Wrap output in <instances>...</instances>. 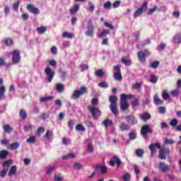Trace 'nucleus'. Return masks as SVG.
<instances>
[{
  "mask_svg": "<svg viewBox=\"0 0 181 181\" xmlns=\"http://www.w3.org/2000/svg\"><path fill=\"white\" fill-rule=\"evenodd\" d=\"M109 101L110 103V110L114 115H117L118 114V109L117 107V101H118V98L115 95H111L109 98Z\"/></svg>",
  "mask_w": 181,
  "mask_h": 181,
  "instance_id": "1",
  "label": "nucleus"
},
{
  "mask_svg": "<svg viewBox=\"0 0 181 181\" xmlns=\"http://www.w3.org/2000/svg\"><path fill=\"white\" fill-rule=\"evenodd\" d=\"M12 163H13V160H8L2 163L3 170L0 173V177L4 178L6 176V173H8V170H9V168Z\"/></svg>",
  "mask_w": 181,
  "mask_h": 181,
  "instance_id": "2",
  "label": "nucleus"
},
{
  "mask_svg": "<svg viewBox=\"0 0 181 181\" xmlns=\"http://www.w3.org/2000/svg\"><path fill=\"white\" fill-rule=\"evenodd\" d=\"M151 52L149 49H144L143 51H139L137 53V57L140 63H145L146 62V57H149Z\"/></svg>",
  "mask_w": 181,
  "mask_h": 181,
  "instance_id": "3",
  "label": "nucleus"
},
{
  "mask_svg": "<svg viewBox=\"0 0 181 181\" xmlns=\"http://www.w3.org/2000/svg\"><path fill=\"white\" fill-rule=\"evenodd\" d=\"M87 93H88V90L87 89V87L82 86L81 87V90H76L74 91L72 94V98L73 100H78V98H80L81 95L87 94Z\"/></svg>",
  "mask_w": 181,
  "mask_h": 181,
  "instance_id": "4",
  "label": "nucleus"
},
{
  "mask_svg": "<svg viewBox=\"0 0 181 181\" xmlns=\"http://www.w3.org/2000/svg\"><path fill=\"white\" fill-rule=\"evenodd\" d=\"M113 77L116 81H121L122 80V74H121V65H116L113 66Z\"/></svg>",
  "mask_w": 181,
  "mask_h": 181,
  "instance_id": "5",
  "label": "nucleus"
},
{
  "mask_svg": "<svg viewBox=\"0 0 181 181\" xmlns=\"http://www.w3.org/2000/svg\"><path fill=\"white\" fill-rule=\"evenodd\" d=\"M85 35L88 37H93L94 36V25H93V21L90 19L87 21V30Z\"/></svg>",
  "mask_w": 181,
  "mask_h": 181,
  "instance_id": "6",
  "label": "nucleus"
},
{
  "mask_svg": "<svg viewBox=\"0 0 181 181\" xmlns=\"http://www.w3.org/2000/svg\"><path fill=\"white\" fill-rule=\"evenodd\" d=\"M144 11H148V1L143 3L141 7H139L134 13V18L136 19L139 16H141V13H144Z\"/></svg>",
  "mask_w": 181,
  "mask_h": 181,
  "instance_id": "7",
  "label": "nucleus"
},
{
  "mask_svg": "<svg viewBox=\"0 0 181 181\" xmlns=\"http://www.w3.org/2000/svg\"><path fill=\"white\" fill-rule=\"evenodd\" d=\"M88 110L89 112L92 115L94 119H98V117L101 116V111L98 107H95L93 106H89L88 107Z\"/></svg>",
  "mask_w": 181,
  "mask_h": 181,
  "instance_id": "8",
  "label": "nucleus"
},
{
  "mask_svg": "<svg viewBox=\"0 0 181 181\" xmlns=\"http://www.w3.org/2000/svg\"><path fill=\"white\" fill-rule=\"evenodd\" d=\"M11 54L13 64H18L21 62V52L18 49H14L13 52H11Z\"/></svg>",
  "mask_w": 181,
  "mask_h": 181,
  "instance_id": "9",
  "label": "nucleus"
},
{
  "mask_svg": "<svg viewBox=\"0 0 181 181\" xmlns=\"http://www.w3.org/2000/svg\"><path fill=\"white\" fill-rule=\"evenodd\" d=\"M156 148L157 149H160L161 146L160 143H153L148 146V149L151 151V158H153L155 156V153L156 152Z\"/></svg>",
  "mask_w": 181,
  "mask_h": 181,
  "instance_id": "10",
  "label": "nucleus"
},
{
  "mask_svg": "<svg viewBox=\"0 0 181 181\" xmlns=\"http://www.w3.org/2000/svg\"><path fill=\"white\" fill-rule=\"evenodd\" d=\"M45 73L46 76H47V81L48 83H52L53 81V78L54 77V71L52 70V68L50 67H47L45 70Z\"/></svg>",
  "mask_w": 181,
  "mask_h": 181,
  "instance_id": "11",
  "label": "nucleus"
},
{
  "mask_svg": "<svg viewBox=\"0 0 181 181\" xmlns=\"http://www.w3.org/2000/svg\"><path fill=\"white\" fill-rule=\"evenodd\" d=\"M148 132H150L151 134H152L153 131L152 129L149 128V125L146 124V125H143L141 129V134L143 136V138L146 139V134H148Z\"/></svg>",
  "mask_w": 181,
  "mask_h": 181,
  "instance_id": "12",
  "label": "nucleus"
},
{
  "mask_svg": "<svg viewBox=\"0 0 181 181\" xmlns=\"http://www.w3.org/2000/svg\"><path fill=\"white\" fill-rule=\"evenodd\" d=\"M125 119L127 122L131 124V125H136V124H138V119L132 115H127Z\"/></svg>",
  "mask_w": 181,
  "mask_h": 181,
  "instance_id": "13",
  "label": "nucleus"
},
{
  "mask_svg": "<svg viewBox=\"0 0 181 181\" xmlns=\"http://www.w3.org/2000/svg\"><path fill=\"white\" fill-rule=\"evenodd\" d=\"M27 9L30 13H33V15H39V13H40V10L32 4H28Z\"/></svg>",
  "mask_w": 181,
  "mask_h": 181,
  "instance_id": "14",
  "label": "nucleus"
},
{
  "mask_svg": "<svg viewBox=\"0 0 181 181\" xmlns=\"http://www.w3.org/2000/svg\"><path fill=\"white\" fill-rule=\"evenodd\" d=\"M120 110L122 111L129 110V103L127 100H124V99H120Z\"/></svg>",
  "mask_w": 181,
  "mask_h": 181,
  "instance_id": "15",
  "label": "nucleus"
},
{
  "mask_svg": "<svg viewBox=\"0 0 181 181\" xmlns=\"http://www.w3.org/2000/svg\"><path fill=\"white\" fill-rule=\"evenodd\" d=\"M158 168L161 172L166 173L169 170V165L163 162H160L158 164Z\"/></svg>",
  "mask_w": 181,
  "mask_h": 181,
  "instance_id": "16",
  "label": "nucleus"
},
{
  "mask_svg": "<svg viewBox=\"0 0 181 181\" xmlns=\"http://www.w3.org/2000/svg\"><path fill=\"white\" fill-rule=\"evenodd\" d=\"M95 169L97 170H100L101 175H105V173H107L108 170V168H107V166L101 165H96Z\"/></svg>",
  "mask_w": 181,
  "mask_h": 181,
  "instance_id": "17",
  "label": "nucleus"
},
{
  "mask_svg": "<svg viewBox=\"0 0 181 181\" xmlns=\"http://www.w3.org/2000/svg\"><path fill=\"white\" fill-rule=\"evenodd\" d=\"M151 117L152 116L151 115V114L147 112H145L143 114L140 115V119H141V121L146 122L151 119Z\"/></svg>",
  "mask_w": 181,
  "mask_h": 181,
  "instance_id": "18",
  "label": "nucleus"
},
{
  "mask_svg": "<svg viewBox=\"0 0 181 181\" xmlns=\"http://www.w3.org/2000/svg\"><path fill=\"white\" fill-rule=\"evenodd\" d=\"M173 43L180 45L181 43V33H176L173 39Z\"/></svg>",
  "mask_w": 181,
  "mask_h": 181,
  "instance_id": "19",
  "label": "nucleus"
},
{
  "mask_svg": "<svg viewBox=\"0 0 181 181\" xmlns=\"http://www.w3.org/2000/svg\"><path fill=\"white\" fill-rule=\"evenodd\" d=\"M119 128L121 131H129V129H131V127L128 124L122 122L119 125Z\"/></svg>",
  "mask_w": 181,
  "mask_h": 181,
  "instance_id": "20",
  "label": "nucleus"
},
{
  "mask_svg": "<svg viewBox=\"0 0 181 181\" xmlns=\"http://www.w3.org/2000/svg\"><path fill=\"white\" fill-rule=\"evenodd\" d=\"M6 91V89L4 86H2L0 87V101H1V100L5 99Z\"/></svg>",
  "mask_w": 181,
  "mask_h": 181,
  "instance_id": "21",
  "label": "nucleus"
},
{
  "mask_svg": "<svg viewBox=\"0 0 181 181\" xmlns=\"http://www.w3.org/2000/svg\"><path fill=\"white\" fill-rule=\"evenodd\" d=\"M56 90L57 93H63L64 91V85L63 83H57Z\"/></svg>",
  "mask_w": 181,
  "mask_h": 181,
  "instance_id": "22",
  "label": "nucleus"
},
{
  "mask_svg": "<svg viewBox=\"0 0 181 181\" xmlns=\"http://www.w3.org/2000/svg\"><path fill=\"white\" fill-rule=\"evenodd\" d=\"M165 155V150L160 148L158 152V158L161 160H165L166 159V156Z\"/></svg>",
  "mask_w": 181,
  "mask_h": 181,
  "instance_id": "23",
  "label": "nucleus"
},
{
  "mask_svg": "<svg viewBox=\"0 0 181 181\" xmlns=\"http://www.w3.org/2000/svg\"><path fill=\"white\" fill-rule=\"evenodd\" d=\"M107 35H110V30H103L102 33L98 35V37L100 39H103V37H105Z\"/></svg>",
  "mask_w": 181,
  "mask_h": 181,
  "instance_id": "24",
  "label": "nucleus"
},
{
  "mask_svg": "<svg viewBox=\"0 0 181 181\" xmlns=\"http://www.w3.org/2000/svg\"><path fill=\"white\" fill-rule=\"evenodd\" d=\"M36 30L39 35H43L47 30V28L45 26L38 27L36 28Z\"/></svg>",
  "mask_w": 181,
  "mask_h": 181,
  "instance_id": "25",
  "label": "nucleus"
},
{
  "mask_svg": "<svg viewBox=\"0 0 181 181\" xmlns=\"http://www.w3.org/2000/svg\"><path fill=\"white\" fill-rule=\"evenodd\" d=\"M153 101H154V104H156V105H159L160 104H163V100L159 99V98L158 97V95H154Z\"/></svg>",
  "mask_w": 181,
  "mask_h": 181,
  "instance_id": "26",
  "label": "nucleus"
},
{
  "mask_svg": "<svg viewBox=\"0 0 181 181\" xmlns=\"http://www.w3.org/2000/svg\"><path fill=\"white\" fill-rule=\"evenodd\" d=\"M19 116L22 118V119H26V118H28V114L23 109L20 110Z\"/></svg>",
  "mask_w": 181,
  "mask_h": 181,
  "instance_id": "27",
  "label": "nucleus"
},
{
  "mask_svg": "<svg viewBox=\"0 0 181 181\" xmlns=\"http://www.w3.org/2000/svg\"><path fill=\"white\" fill-rule=\"evenodd\" d=\"M62 37H66V39H73L74 37V35L69 32H64L62 33Z\"/></svg>",
  "mask_w": 181,
  "mask_h": 181,
  "instance_id": "28",
  "label": "nucleus"
},
{
  "mask_svg": "<svg viewBox=\"0 0 181 181\" xmlns=\"http://www.w3.org/2000/svg\"><path fill=\"white\" fill-rule=\"evenodd\" d=\"M4 130L6 134H9V132H12V131H13V128H12L9 124H6L4 126Z\"/></svg>",
  "mask_w": 181,
  "mask_h": 181,
  "instance_id": "29",
  "label": "nucleus"
},
{
  "mask_svg": "<svg viewBox=\"0 0 181 181\" xmlns=\"http://www.w3.org/2000/svg\"><path fill=\"white\" fill-rule=\"evenodd\" d=\"M78 9H80V5L76 4L72 8L70 9V13H77L78 12Z\"/></svg>",
  "mask_w": 181,
  "mask_h": 181,
  "instance_id": "30",
  "label": "nucleus"
},
{
  "mask_svg": "<svg viewBox=\"0 0 181 181\" xmlns=\"http://www.w3.org/2000/svg\"><path fill=\"white\" fill-rule=\"evenodd\" d=\"M121 62L123 64H125V66H131V64H132V61H131V59H127L125 57H122Z\"/></svg>",
  "mask_w": 181,
  "mask_h": 181,
  "instance_id": "31",
  "label": "nucleus"
},
{
  "mask_svg": "<svg viewBox=\"0 0 181 181\" xmlns=\"http://www.w3.org/2000/svg\"><path fill=\"white\" fill-rule=\"evenodd\" d=\"M127 98H134V95H127L125 93H122L120 95V99L124 100V101H127Z\"/></svg>",
  "mask_w": 181,
  "mask_h": 181,
  "instance_id": "32",
  "label": "nucleus"
},
{
  "mask_svg": "<svg viewBox=\"0 0 181 181\" xmlns=\"http://www.w3.org/2000/svg\"><path fill=\"white\" fill-rule=\"evenodd\" d=\"M9 153L6 150L0 151V159H5Z\"/></svg>",
  "mask_w": 181,
  "mask_h": 181,
  "instance_id": "33",
  "label": "nucleus"
},
{
  "mask_svg": "<svg viewBox=\"0 0 181 181\" xmlns=\"http://www.w3.org/2000/svg\"><path fill=\"white\" fill-rule=\"evenodd\" d=\"M112 159L113 160V162H115V163H117V168H119V166L121 165V159H119V158H118V156H113L112 158Z\"/></svg>",
  "mask_w": 181,
  "mask_h": 181,
  "instance_id": "34",
  "label": "nucleus"
},
{
  "mask_svg": "<svg viewBox=\"0 0 181 181\" xmlns=\"http://www.w3.org/2000/svg\"><path fill=\"white\" fill-rule=\"evenodd\" d=\"M177 124H179V120H177V119L176 118L172 119L170 122V127H173V128H175V127H177Z\"/></svg>",
  "mask_w": 181,
  "mask_h": 181,
  "instance_id": "35",
  "label": "nucleus"
},
{
  "mask_svg": "<svg viewBox=\"0 0 181 181\" xmlns=\"http://www.w3.org/2000/svg\"><path fill=\"white\" fill-rule=\"evenodd\" d=\"M52 100H53V96H47L40 98V101L41 103H45L46 101H52Z\"/></svg>",
  "mask_w": 181,
  "mask_h": 181,
  "instance_id": "36",
  "label": "nucleus"
},
{
  "mask_svg": "<svg viewBox=\"0 0 181 181\" xmlns=\"http://www.w3.org/2000/svg\"><path fill=\"white\" fill-rule=\"evenodd\" d=\"M95 76H97V77H103L104 76V71L103 69H98L95 71Z\"/></svg>",
  "mask_w": 181,
  "mask_h": 181,
  "instance_id": "37",
  "label": "nucleus"
},
{
  "mask_svg": "<svg viewBox=\"0 0 181 181\" xmlns=\"http://www.w3.org/2000/svg\"><path fill=\"white\" fill-rule=\"evenodd\" d=\"M19 143L15 142L9 145V149L13 150V149H18L19 148Z\"/></svg>",
  "mask_w": 181,
  "mask_h": 181,
  "instance_id": "38",
  "label": "nucleus"
},
{
  "mask_svg": "<svg viewBox=\"0 0 181 181\" xmlns=\"http://www.w3.org/2000/svg\"><path fill=\"white\" fill-rule=\"evenodd\" d=\"M158 80H159V78L156 76V75H152L151 78H150V83H153V84H155L158 83Z\"/></svg>",
  "mask_w": 181,
  "mask_h": 181,
  "instance_id": "39",
  "label": "nucleus"
},
{
  "mask_svg": "<svg viewBox=\"0 0 181 181\" xmlns=\"http://www.w3.org/2000/svg\"><path fill=\"white\" fill-rule=\"evenodd\" d=\"M135 153L139 158H142V156H144V152L142 149H136Z\"/></svg>",
  "mask_w": 181,
  "mask_h": 181,
  "instance_id": "40",
  "label": "nucleus"
},
{
  "mask_svg": "<svg viewBox=\"0 0 181 181\" xmlns=\"http://www.w3.org/2000/svg\"><path fill=\"white\" fill-rule=\"evenodd\" d=\"M159 64V61H154L150 64V67H151V69H158Z\"/></svg>",
  "mask_w": 181,
  "mask_h": 181,
  "instance_id": "41",
  "label": "nucleus"
},
{
  "mask_svg": "<svg viewBox=\"0 0 181 181\" xmlns=\"http://www.w3.org/2000/svg\"><path fill=\"white\" fill-rule=\"evenodd\" d=\"M4 43L6 46H12V45H13V41L11 38H6L4 40Z\"/></svg>",
  "mask_w": 181,
  "mask_h": 181,
  "instance_id": "42",
  "label": "nucleus"
},
{
  "mask_svg": "<svg viewBox=\"0 0 181 181\" xmlns=\"http://www.w3.org/2000/svg\"><path fill=\"white\" fill-rule=\"evenodd\" d=\"M19 5H21V1L17 0L16 3L13 4V11H18L19 9Z\"/></svg>",
  "mask_w": 181,
  "mask_h": 181,
  "instance_id": "43",
  "label": "nucleus"
},
{
  "mask_svg": "<svg viewBox=\"0 0 181 181\" xmlns=\"http://www.w3.org/2000/svg\"><path fill=\"white\" fill-rule=\"evenodd\" d=\"M28 144H35L36 142V136H31L27 139Z\"/></svg>",
  "mask_w": 181,
  "mask_h": 181,
  "instance_id": "44",
  "label": "nucleus"
},
{
  "mask_svg": "<svg viewBox=\"0 0 181 181\" xmlns=\"http://www.w3.org/2000/svg\"><path fill=\"white\" fill-rule=\"evenodd\" d=\"M15 173H16V165H13L10 168L8 175H9V176H11V175H15Z\"/></svg>",
  "mask_w": 181,
  "mask_h": 181,
  "instance_id": "45",
  "label": "nucleus"
},
{
  "mask_svg": "<svg viewBox=\"0 0 181 181\" xmlns=\"http://www.w3.org/2000/svg\"><path fill=\"white\" fill-rule=\"evenodd\" d=\"M103 125L104 127H108V125H114V122H112V120L105 119L103 122Z\"/></svg>",
  "mask_w": 181,
  "mask_h": 181,
  "instance_id": "46",
  "label": "nucleus"
},
{
  "mask_svg": "<svg viewBox=\"0 0 181 181\" xmlns=\"http://www.w3.org/2000/svg\"><path fill=\"white\" fill-rule=\"evenodd\" d=\"M76 131H82V132H84V131H86V127L82 124H77L76 126Z\"/></svg>",
  "mask_w": 181,
  "mask_h": 181,
  "instance_id": "47",
  "label": "nucleus"
},
{
  "mask_svg": "<svg viewBox=\"0 0 181 181\" xmlns=\"http://www.w3.org/2000/svg\"><path fill=\"white\" fill-rule=\"evenodd\" d=\"M164 144L165 145H173V144H175V140L165 139V140L164 141Z\"/></svg>",
  "mask_w": 181,
  "mask_h": 181,
  "instance_id": "48",
  "label": "nucleus"
},
{
  "mask_svg": "<svg viewBox=\"0 0 181 181\" xmlns=\"http://www.w3.org/2000/svg\"><path fill=\"white\" fill-rule=\"evenodd\" d=\"M123 180L124 181H130L131 180V174L129 173H125L123 175Z\"/></svg>",
  "mask_w": 181,
  "mask_h": 181,
  "instance_id": "49",
  "label": "nucleus"
},
{
  "mask_svg": "<svg viewBox=\"0 0 181 181\" xmlns=\"http://www.w3.org/2000/svg\"><path fill=\"white\" fill-rule=\"evenodd\" d=\"M111 6H112V4L110 1H107L103 4L105 9H110Z\"/></svg>",
  "mask_w": 181,
  "mask_h": 181,
  "instance_id": "50",
  "label": "nucleus"
},
{
  "mask_svg": "<svg viewBox=\"0 0 181 181\" xmlns=\"http://www.w3.org/2000/svg\"><path fill=\"white\" fill-rule=\"evenodd\" d=\"M104 25L105 26V28H108L109 29H111V30H114V25H112V24L108 23V22H105L104 23Z\"/></svg>",
  "mask_w": 181,
  "mask_h": 181,
  "instance_id": "51",
  "label": "nucleus"
},
{
  "mask_svg": "<svg viewBox=\"0 0 181 181\" xmlns=\"http://www.w3.org/2000/svg\"><path fill=\"white\" fill-rule=\"evenodd\" d=\"M158 11V6H155L153 8H149L147 14L152 15L155 11Z\"/></svg>",
  "mask_w": 181,
  "mask_h": 181,
  "instance_id": "52",
  "label": "nucleus"
},
{
  "mask_svg": "<svg viewBox=\"0 0 181 181\" xmlns=\"http://www.w3.org/2000/svg\"><path fill=\"white\" fill-rule=\"evenodd\" d=\"M129 137L131 141H133L134 139H136V133L135 132H131L129 134Z\"/></svg>",
  "mask_w": 181,
  "mask_h": 181,
  "instance_id": "53",
  "label": "nucleus"
},
{
  "mask_svg": "<svg viewBox=\"0 0 181 181\" xmlns=\"http://www.w3.org/2000/svg\"><path fill=\"white\" fill-rule=\"evenodd\" d=\"M73 125H74V122L73 119H70L68 121V127L70 129V131H73Z\"/></svg>",
  "mask_w": 181,
  "mask_h": 181,
  "instance_id": "54",
  "label": "nucleus"
},
{
  "mask_svg": "<svg viewBox=\"0 0 181 181\" xmlns=\"http://www.w3.org/2000/svg\"><path fill=\"white\" fill-rule=\"evenodd\" d=\"M119 5H121V1H116L112 4V6L115 9L119 8Z\"/></svg>",
  "mask_w": 181,
  "mask_h": 181,
  "instance_id": "55",
  "label": "nucleus"
},
{
  "mask_svg": "<svg viewBox=\"0 0 181 181\" xmlns=\"http://www.w3.org/2000/svg\"><path fill=\"white\" fill-rule=\"evenodd\" d=\"M74 169H77L78 170H80L83 168V165H81L80 163H75L74 164Z\"/></svg>",
  "mask_w": 181,
  "mask_h": 181,
  "instance_id": "56",
  "label": "nucleus"
},
{
  "mask_svg": "<svg viewBox=\"0 0 181 181\" xmlns=\"http://www.w3.org/2000/svg\"><path fill=\"white\" fill-rule=\"evenodd\" d=\"M141 86H142V84H141L139 83H136L133 84L132 88H133V90H137V89L141 88Z\"/></svg>",
  "mask_w": 181,
  "mask_h": 181,
  "instance_id": "57",
  "label": "nucleus"
},
{
  "mask_svg": "<svg viewBox=\"0 0 181 181\" xmlns=\"http://www.w3.org/2000/svg\"><path fill=\"white\" fill-rule=\"evenodd\" d=\"M53 135V132L48 130L46 132L45 134V138H50V136H52Z\"/></svg>",
  "mask_w": 181,
  "mask_h": 181,
  "instance_id": "58",
  "label": "nucleus"
},
{
  "mask_svg": "<svg viewBox=\"0 0 181 181\" xmlns=\"http://www.w3.org/2000/svg\"><path fill=\"white\" fill-rule=\"evenodd\" d=\"M54 180L55 181H62L63 180V177H62V175L57 174L54 175Z\"/></svg>",
  "mask_w": 181,
  "mask_h": 181,
  "instance_id": "59",
  "label": "nucleus"
},
{
  "mask_svg": "<svg viewBox=\"0 0 181 181\" xmlns=\"http://www.w3.org/2000/svg\"><path fill=\"white\" fill-rule=\"evenodd\" d=\"M132 107H138L139 105V99H135L132 102Z\"/></svg>",
  "mask_w": 181,
  "mask_h": 181,
  "instance_id": "60",
  "label": "nucleus"
},
{
  "mask_svg": "<svg viewBox=\"0 0 181 181\" xmlns=\"http://www.w3.org/2000/svg\"><path fill=\"white\" fill-rule=\"evenodd\" d=\"M179 93H180L179 90L175 89L171 91V95H173V97H177L179 95Z\"/></svg>",
  "mask_w": 181,
  "mask_h": 181,
  "instance_id": "61",
  "label": "nucleus"
},
{
  "mask_svg": "<svg viewBox=\"0 0 181 181\" xmlns=\"http://www.w3.org/2000/svg\"><path fill=\"white\" fill-rule=\"evenodd\" d=\"M158 112H160V114H166V108L165 107H160L158 108Z\"/></svg>",
  "mask_w": 181,
  "mask_h": 181,
  "instance_id": "62",
  "label": "nucleus"
},
{
  "mask_svg": "<svg viewBox=\"0 0 181 181\" xmlns=\"http://www.w3.org/2000/svg\"><path fill=\"white\" fill-rule=\"evenodd\" d=\"M33 127L32 125H26L23 127V129L28 132V131H32Z\"/></svg>",
  "mask_w": 181,
  "mask_h": 181,
  "instance_id": "63",
  "label": "nucleus"
},
{
  "mask_svg": "<svg viewBox=\"0 0 181 181\" xmlns=\"http://www.w3.org/2000/svg\"><path fill=\"white\" fill-rule=\"evenodd\" d=\"M80 68L81 71H84L85 70H88V65L81 64Z\"/></svg>",
  "mask_w": 181,
  "mask_h": 181,
  "instance_id": "64",
  "label": "nucleus"
}]
</instances>
